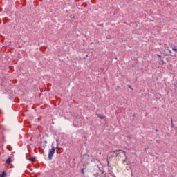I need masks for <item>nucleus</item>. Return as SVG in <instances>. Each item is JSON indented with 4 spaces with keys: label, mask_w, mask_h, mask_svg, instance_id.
<instances>
[{
    "label": "nucleus",
    "mask_w": 177,
    "mask_h": 177,
    "mask_svg": "<svg viewBox=\"0 0 177 177\" xmlns=\"http://www.w3.org/2000/svg\"><path fill=\"white\" fill-rule=\"evenodd\" d=\"M171 52H172L171 50H169L170 56H174L172 54H171Z\"/></svg>",
    "instance_id": "13"
},
{
    "label": "nucleus",
    "mask_w": 177,
    "mask_h": 177,
    "mask_svg": "<svg viewBox=\"0 0 177 177\" xmlns=\"http://www.w3.org/2000/svg\"><path fill=\"white\" fill-rule=\"evenodd\" d=\"M6 176V171H3L1 174H0V177H5Z\"/></svg>",
    "instance_id": "5"
},
{
    "label": "nucleus",
    "mask_w": 177,
    "mask_h": 177,
    "mask_svg": "<svg viewBox=\"0 0 177 177\" xmlns=\"http://www.w3.org/2000/svg\"><path fill=\"white\" fill-rule=\"evenodd\" d=\"M171 49H172V50H174V52H177V48H176V46H172L171 47Z\"/></svg>",
    "instance_id": "6"
},
{
    "label": "nucleus",
    "mask_w": 177,
    "mask_h": 177,
    "mask_svg": "<svg viewBox=\"0 0 177 177\" xmlns=\"http://www.w3.org/2000/svg\"><path fill=\"white\" fill-rule=\"evenodd\" d=\"M156 56H158V57H160V59H161V57H162V56H161L160 55L157 54Z\"/></svg>",
    "instance_id": "11"
},
{
    "label": "nucleus",
    "mask_w": 177,
    "mask_h": 177,
    "mask_svg": "<svg viewBox=\"0 0 177 177\" xmlns=\"http://www.w3.org/2000/svg\"><path fill=\"white\" fill-rule=\"evenodd\" d=\"M30 161H31L32 162H34V161H35V158L33 157V158H31L30 159Z\"/></svg>",
    "instance_id": "9"
},
{
    "label": "nucleus",
    "mask_w": 177,
    "mask_h": 177,
    "mask_svg": "<svg viewBox=\"0 0 177 177\" xmlns=\"http://www.w3.org/2000/svg\"><path fill=\"white\" fill-rule=\"evenodd\" d=\"M171 122H172V119H171Z\"/></svg>",
    "instance_id": "15"
},
{
    "label": "nucleus",
    "mask_w": 177,
    "mask_h": 177,
    "mask_svg": "<svg viewBox=\"0 0 177 177\" xmlns=\"http://www.w3.org/2000/svg\"><path fill=\"white\" fill-rule=\"evenodd\" d=\"M159 64H160V66H162V64H164V61H163V59H160V60L159 61Z\"/></svg>",
    "instance_id": "8"
},
{
    "label": "nucleus",
    "mask_w": 177,
    "mask_h": 177,
    "mask_svg": "<svg viewBox=\"0 0 177 177\" xmlns=\"http://www.w3.org/2000/svg\"><path fill=\"white\" fill-rule=\"evenodd\" d=\"M148 148H145V150H147Z\"/></svg>",
    "instance_id": "14"
},
{
    "label": "nucleus",
    "mask_w": 177,
    "mask_h": 177,
    "mask_svg": "<svg viewBox=\"0 0 177 177\" xmlns=\"http://www.w3.org/2000/svg\"><path fill=\"white\" fill-rule=\"evenodd\" d=\"M111 157H118V160H122V163L124 164L127 161V152L122 150H117L111 152Z\"/></svg>",
    "instance_id": "1"
},
{
    "label": "nucleus",
    "mask_w": 177,
    "mask_h": 177,
    "mask_svg": "<svg viewBox=\"0 0 177 177\" xmlns=\"http://www.w3.org/2000/svg\"><path fill=\"white\" fill-rule=\"evenodd\" d=\"M56 151V147H53L51 149H49L48 151V159L52 160L53 158V156L55 155V151Z\"/></svg>",
    "instance_id": "2"
},
{
    "label": "nucleus",
    "mask_w": 177,
    "mask_h": 177,
    "mask_svg": "<svg viewBox=\"0 0 177 177\" xmlns=\"http://www.w3.org/2000/svg\"><path fill=\"white\" fill-rule=\"evenodd\" d=\"M12 162V157H8V159L6 161V164H10Z\"/></svg>",
    "instance_id": "3"
},
{
    "label": "nucleus",
    "mask_w": 177,
    "mask_h": 177,
    "mask_svg": "<svg viewBox=\"0 0 177 177\" xmlns=\"http://www.w3.org/2000/svg\"><path fill=\"white\" fill-rule=\"evenodd\" d=\"M115 60H117V57L115 58Z\"/></svg>",
    "instance_id": "16"
},
{
    "label": "nucleus",
    "mask_w": 177,
    "mask_h": 177,
    "mask_svg": "<svg viewBox=\"0 0 177 177\" xmlns=\"http://www.w3.org/2000/svg\"><path fill=\"white\" fill-rule=\"evenodd\" d=\"M7 149H8V150L9 151H12V146L8 145V146H7Z\"/></svg>",
    "instance_id": "7"
},
{
    "label": "nucleus",
    "mask_w": 177,
    "mask_h": 177,
    "mask_svg": "<svg viewBox=\"0 0 177 177\" xmlns=\"http://www.w3.org/2000/svg\"><path fill=\"white\" fill-rule=\"evenodd\" d=\"M81 172H82V174H83V175H85V169H82V170H81Z\"/></svg>",
    "instance_id": "10"
},
{
    "label": "nucleus",
    "mask_w": 177,
    "mask_h": 177,
    "mask_svg": "<svg viewBox=\"0 0 177 177\" xmlns=\"http://www.w3.org/2000/svg\"><path fill=\"white\" fill-rule=\"evenodd\" d=\"M96 115L100 118V120H104V118H106V116L102 115L100 114L96 113Z\"/></svg>",
    "instance_id": "4"
},
{
    "label": "nucleus",
    "mask_w": 177,
    "mask_h": 177,
    "mask_svg": "<svg viewBox=\"0 0 177 177\" xmlns=\"http://www.w3.org/2000/svg\"><path fill=\"white\" fill-rule=\"evenodd\" d=\"M128 88H129V89H131V91H133V88H132V87H131V86H130V85H128Z\"/></svg>",
    "instance_id": "12"
}]
</instances>
